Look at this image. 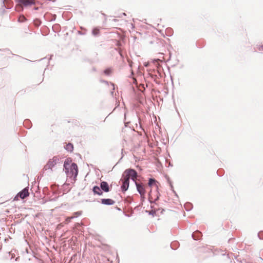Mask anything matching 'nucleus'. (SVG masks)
<instances>
[{"mask_svg":"<svg viewBox=\"0 0 263 263\" xmlns=\"http://www.w3.org/2000/svg\"><path fill=\"white\" fill-rule=\"evenodd\" d=\"M258 237L260 239H263V231H260L258 233Z\"/></svg>","mask_w":263,"mask_h":263,"instance_id":"nucleus-23","label":"nucleus"},{"mask_svg":"<svg viewBox=\"0 0 263 263\" xmlns=\"http://www.w3.org/2000/svg\"><path fill=\"white\" fill-rule=\"evenodd\" d=\"M65 149L68 152H71L73 149V144L71 143H68L66 144L65 146L64 147Z\"/></svg>","mask_w":263,"mask_h":263,"instance_id":"nucleus-13","label":"nucleus"},{"mask_svg":"<svg viewBox=\"0 0 263 263\" xmlns=\"http://www.w3.org/2000/svg\"><path fill=\"white\" fill-rule=\"evenodd\" d=\"M136 186L137 191L140 195V196L142 198H144V196H145L146 193L144 185L142 183H136Z\"/></svg>","mask_w":263,"mask_h":263,"instance_id":"nucleus-6","label":"nucleus"},{"mask_svg":"<svg viewBox=\"0 0 263 263\" xmlns=\"http://www.w3.org/2000/svg\"><path fill=\"white\" fill-rule=\"evenodd\" d=\"M100 186L103 192L107 193L110 191V187L106 181H101L100 183Z\"/></svg>","mask_w":263,"mask_h":263,"instance_id":"nucleus-7","label":"nucleus"},{"mask_svg":"<svg viewBox=\"0 0 263 263\" xmlns=\"http://www.w3.org/2000/svg\"><path fill=\"white\" fill-rule=\"evenodd\" d=\"M144 198H145V196H144V198H143H143H142V197H141V200H142V201H144Z\"/></svg>","mask_w":263,"mask_h":263,"instance_id":"nucleus-36","label":"nucleus"},{"mask_svg":"<svg viewBox=\"0 0 263 263\" xmlns=\"http://www.w3.org/2000/svg\"><path fill=\"white\" fill-rule=\"evenodd\" d=\"M61 159L59 156H55L53 157L52 158L49 159L46 164L44 166L42 172L40 173V178L43 176V173L45 171H49L50 173L52 172V168L61 162Z\"/></svg>","mask_w":263,"mask_h":263,"instance_id":"nucleus-3","label":"nucleus"},{"mask_svg":"<svg viewBox=\"0 0 263 263\" xmlns=\"http://www.w3.org/2000/svg\"><path fill=\"white\" fill-rule=\"evenodd\" d=\"M81 214H82V212L81 211H78V212H74L73 214V215L70 217V219H73L74 218H77L78 216H79L80 215H81Z\"/></svg>","mask_w":263,"mask_h":263,"instance_id":"nucleus-17","label":"nucleus"},{"mask_svg":"<svg viewBox=\"0 0 263 263\" xmlns=\"http://www.w3.org/2000/svg\"><path fill=\"white\" fill-rule=\"evenodd\" d=\"M138 174L137 172L134 168H129L125 170L122 174V177L128 178L130 181V179L133 178H137Z\"/></svg>","mask_w":263,"mask_h":263,"instance_id":"nucleus-4","label":"nucleus"},{"mask_svg":"<svg viewBox=\"0 0 263 263\" xmlns=\"http://www.w3.org/2000/svg\"><path fill=\"white\" fill-rule=\"evenodd\" d=\"M258 50L259 51H263V45H261L258 47Z\"/></svg>","mask_w":263,"mask_h":263,"instance_id":"nucleus-30","label":"nucleus"},{"mask_svg":"<svg viewBox=\"0 0 263 263\" xmlns=\"http://www.w3.org/2000/svg\"><path fill=\"white\" fill-rule=\"evenodd\" d=\"M157 182V181L155 178H149L148 179V185L151 187L153 185H156Z\"/></svg>","mask_w":263,"mask_h":263,"instance_id":"nucleus-12","label":"nucleus"},{"mask_svg":"<svg viewBox=\"0 0 263 263\" xmlns=\"http://www.w3.org/2000/svg\"><path fill=\"white\" fill-rule=\"evenodd\" d=\"M101 203L104 205H111L115 203V201L109 198H102L101 199Z\"/></svg>","mask_w":263,"mask_h":263,"instance_id":"nucleus-10","label":"nucleus"},{"mask_svg":"<svg viewBox=\"0 0 263 263\" xmlns=\"http://www.w3.org/2000/svg\"><path fill=\"white\" fill-rule=\"evenodd\" d=\"M104 73L106 76H109L111 72V69L109 68L105 69L104 71Z\"/></svg>","mask_w":263,"mask_h":263,"instance_id":"nucleus-20","label":"nucleus"},{"mask_svg":"<svg viewBox=\"0 0 263 263\" xmlns=\"http://www.w3.org/2000/svg\"><path fill=\"white\" fill-rule=\"evenodd\" d=\"M122 181V185L121 186V191L124 193L128 189L129 185V180L128 178L122 177L121 179Z\"/></svg>","mask_w":263,"mask_h":263,"instance_id":"nucleus-5","label":"nucleus"},{"mask_svg":"<svg viewBox=\"0 0 263 263\" xmlns=\"http://www.w3.org/2000/svg\"><path fill=\"white\" fill-rule=\"evenodd\" d=\"M18 259V257H16V259H15V261H17Z\"/></svg>","mask_w":263,"mask_h":263,"instance_id":"nucleus-38","label":"nucleus"},{"mask_svg":"<svg viewBox=\"0 0 263 263\" xmlns=\"http://www.w3.org/2000/svg\"><path fill=\"white\" fill-rule=\"evenodd\" d=\"M159 61H160V60H159V59H155V60H154V63H155V62L158 63V62H159Z\"/></svg>","mask_w":263,"mask_h":263,"instance_id":"nucleus-33","label":"nucleus"},{"mask_svg":"<svg viewBox=\"0 0 263 263\" xmlns=\"http://www.w3.org/2000/svg\"><path fill=\"white\" fill-rule=\"evenodd\" d=\"M29 193L28 192V188L25 187L21 191L18 193V196L22 199H24L28 196H29Z\"/></svg>","mask_w":263,"mask_h":263,"instance_id":"nucleus-8","label":"nucleus"},{"mask_svg":"<svg viewBox=\"0 0 263 263\" xmlns=\"http://www.w3.org/2000/svg\"><path fill=\"white\" fill-rule=\"evenodd\" d=\"M178 246H179V243L178 241L173 242L171 244V247L173 250H176L178 247Z\"/></svg>","mask_w":263,"mask_h":263,"instance_id":"nucleus-16","label":"nucleus"},{"mask_svg":"<svg viewBox=\"0 0 263 263\" xmlns=\"http://www.w3.org/2000/svg\"><path fill=\"white\" fill-rule=\"evenodd\" d=\"M99 33H100V30L97 28H95L92 30V34L95 36L98 35L99 34Z\"/></svg>","mask_w":263,"mask_h":263,"instance_id":"nucleus-18","label":"nucleus"},{"mask_svg":"<svg viewBox=\"0 0 263 263\" xmlns=\"http://www.w3.org/2000/svg\"><path fill=\"white\" fill-rule=\"evenodd\" d=\"M92 191L93 192V195H97L98 196H102L103 195V192L101 189L100 186L98 185H95L93 186L92 189Z\"/></svg>","mask_w":263,"mask_h":263,"instance_id":"nucleus-9","label":"nucleus"},{"mask_svg":"<svg viewBox=\"0 0 263 263\" xmlns=\"http://www.w3.org/2000/svg\"><path fill=\"white\" fill-rule=\"evenodd\" d=\"M132 201H133L132 198L129 196L127 197V198L125 199V202H127L128 203H131Z\"/></svg>","mask_w":263,"mask_h":263,"instance_id":"nucleus-22","label":"nucleus"},{"mask_svg":"<svg viewBox=\"0 0 263 263\" xmlns=\"http://www.w3.org/2000/svg\"><path fill=\"white\" fill-rule=\"evenodd\" d=\"M123 15H126V14L125 13H122Z\"/></svg>","mask_w":263,"mask_h":263,"instance_id":"nucleus-39","label":"nucleus"},{"mask_svg":"<svg viewBox=\"0 0 263 263\" xmlns=\"http://www.w3.org/2000/svg\"><path fill=\"white\" fill-rule=\"evenodd\" d=\"M167 182L170 184V182H172L168 177H167Z\"/></svg>","mask_w":263,"mask_h":263,"instance_id":"nucleus-32","label":"nucleus"},{"mask_svg":"<svg viewBox=\"0 0 263 263\" xmlns=\"http://www.w3.org/2000/svg\"><path fill=\"white\" fill-rule=\"evenodd\" d=\"M6 9H10V8L8 6H5Z\"/></svg>","mask_w":263,"mask_h":263,"instance_id":"nucleus-37","label":"nucleus"},{"mask_svg":"<svg viewBox=\"0 0 263 263\" xmlns=\"http://www.w3.org/2000/svg\"><path fill=\"white\" fill-rule=\"evenodd\" d=\"M137 178H133L130 179L135 183V185H136V183H139V182H138L137 181Z\"/></svg>","mask_w":263,"mask_h":263,"instance_id":"nucleus-26","label":"nucleus"},{"mask_svg":"<svg viewBox=\"0 0 263 263\" xmlns=\"http://www.w3.org/2000/svg\"><path fill=\"white\" fill-rule=\"evenodd\" d=\"M71 219H70V217H69L67 218V219H66V220H67V221H70Z\"/></svg>","mask_w":263,"mask_h":263,"instance_id":"nucleus-34","label":"nucleus"},{"mask_svg":"<svg viewBox=\"0 0 263 263\" xmlns=\"http://www.w3.org/2000/svg\"><path fill=\"white\" fill-rule=\"evenodd\" d=\"M100 82L105 83L106 85H108V84H109V82L107 81H106V80H100Z\"/></svg>","mask_w":263,"mask_h":263,"instance_id":"nucleus-27","label":"nucleus"},{"mask_svg":"<svg viewBox=\"0 0 263 263\" xmlns=\"http://www.w3.org/2000/svg\"><path fill=\"white\" fill-rule=\"evenodd\" d=\"M202 236V233L199 231H196L193 233L192 237L193 239L198 240H199Z\"/></svg>","mask_w":263,"mask_h":263,"instance_id":"nucleus-11","label":"nucleus"},{"mask_svg":"<svg viewBox=\"0 0 263 263\" xmlns=\"http://www.w3.org/2000/svg\"><path fill=\"white\" fill-rule=\"evenodd\" d=\"M19 198H20V196H18V193H17V195L14 197L13 200L16 201V200H18Z\"/></svg>","mask_w":263,"mask_h":263,"instance_id":"nucleus-29","label":"nucleus"},{"mask_svg":"<svg viewBox=\"0 0 263 263\" xmlns=\"http://www.w3.org/2000/svg\"><path fill=\"white\" fill-rule=\"evenodd\" d=\"M63 167L67 177L69 178H73L72 180L74 182L78 174L77 164L74 162H72L71 158H67L65 160Z\"/></svg>","mask_w":263,"mask_h":263,"instance_id":"nucleus-1","label":"nucleus"},{"mask_svg":"<svg viewBox=\"0 0 263 263\" xmlns=\"http://www.w3.org/2000/svg\"><path fill=\"white\" fill-rule=\"evenodd\" d=\"M158 190V186L157 185V190Z\"/></svg>","mask_w":263,"mask_h":263,"instance_id":"nucleus-41","label":"nucleus"},{"mask_svg":"<svg viewBox=\"0 0 263 263\" xmlns=\"http://www.w3.org/2000/svg\"><path fill=\"white\" fill-rule=\"evenodd\" d=\"M26 127L28 128V129H29L30 127H27L26 126Z\"/></svg>","mask_w":263,"mask_h":263,"instance_id":"nucleus-40","label":"nucleus"},{"mask_svg":"<svg viewBox=\"0 0 263 263\" xmlns=\"http://www.w3.org/2000/svg\"><path fill=\"white\" fill-rule=\"evenodd\" d=\"M16 3L15 10L21 12L24 11V8L31 7L32 6L35 5L36 3L39 2L36 0H14Z\"/></svg>","mask_w":263,"mask_h":263,"instance_id":"nucleus-2","label":"nucleus"},{"mask_svg":"<svg viewBox=\"0 0 263 263\" xmlns=\"http://www.w3.org/2000/svg\"><path fill=\"white\" fill-rule=\"evenodd\" d=\"M26 21L27 18L23 15L20 16L18 18V22L20 23L25 22Z\"/></svg>","mask_w":263,"mask_h":263,"instance_id":"nucleus-19","label":"nucleus"},{"mask_svg":"<svg viewBox=\"0 0 263 263\" xmlns=\"http://www.w3.org/2000/svg\"><path fill=\"white\" fill-rule=\"evenodd\" d=\"M170 187H171V189L173 191V192L176 195V193L175 192V191L173 189V184H172V182H170Z\"/></svg>","mask_w":263,"mask_h":263,"instance_id":"nucleus-28","label":"nucleus"},{"mask_svg":"<svg viewBox=\"0 0 263 263\" xmlns=\"http://www.w3.org/2000/svg\"><path fill=\"white\" fill-rule=\"evenodd\" d=\"M39 9H40V7H34L33 8V10H36V11L39 10Z\"/></svg>","mask_w":263,"mask_h":263,"instance_id":"nucleus-31","label":"nucleus"},{"mask_svg":"<svg viewBox=\"0 0 263 263\" xmlns=\"http://www.w3.org/2000/svg\"><path fill=\"white\" fill-rule=\"evenodd\" d=\"M223 171V170L222 169H220V170H218L217 172V174L219 176H222V172Z\"/></svg>","mask_w":263,"mask_h":263,"instance_id":"nucleus-25","label":"nucleus"},{"mask_svg":"<svg viewBox=\"0 0 263 263\" xmlns=\"http://www.w3.org/2000/svg\"><path fill=\"white\" fill-rule=\"evenodd\" d=\"M25 123H28H28H29V122H30V121H29V120H25Z\"/></svg>","mask_w":263,"mask_h":263,"instance_id":"nucleus-35","label":"nucleus"},{"mask_svg":"<svg viewBox=\"0 0 263 263\" xmlns=\"http://www.w3.org/2000/svg\"><path fill=\"white\" fill-rule=\"evenodd\" d=\"M184 207L186 211H189L193 209V204L190 202H186L184 204Z\"/></svg>","mask_w":263,"mask_h":263,"instance_id":"nucleus-15","label":"nucleus"},{"mask_svg":"<svg viewBox=\"0 0 263 263\" xmlns=\"http://www.w3.org/2000/svg\"><path fill=\"white\" fill-rule=\"evenodd\" d=\"M151 193H152V191H151L148 194V200L151 203H155L156 201L159 200L160 194L158 192L157 197L156 198V199H155L154 201H152L151 200V198H152L151 195Z\"/></svg>","mask_w":263,"mask_h":263,"instance_id":"nucleus-14","label":"nucleus"},{"mask_svg":"<svg viewBox=\"0 0 263 263\" xmlns=\"http://www.w3.org/2000/svg\"><path fill=\"white\" fill-rule=\"evenodd\" d=\"M111 85L112 86L113 88H112V90L111 91V95L112 96H113V94H114V90L115 89V84L112 83H110Z\"/></svg>","mask_w":263,"mask_h":263,"instance_id":"nucleus-24","label":"nucleus"},{"mask_svg":"<svg viewBox=\"0 0 263 263\" xmlns=\"http://www.w3.org/2000/svg\"><path fill=\"white\" fill-rule=\"evenodd\" d=\"M147 212H148L149 215H152L153 216H155L156 215V211L155 210H152Z\"/></svg>","mask_w":263,"mask_h":263,"instance_id":"nucleus-21","label":"nucleus"}]
</instances>
